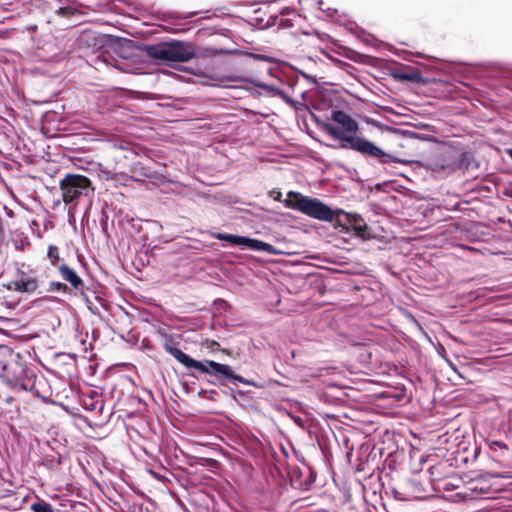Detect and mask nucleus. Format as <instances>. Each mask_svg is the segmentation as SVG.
<instances>
[{
  "instance_id": "nucleus-1",
  "label": "nucleus",
  "mask_w": 512,
  "mask_h": 512,
  "mask_svg": "<svg viewBox=\"0 0 512 512\" xmlns=\"http://www.w3.org/2000/svg\"><path fill=\"white\" fill-rule=\"evenodd\" d=\"M330 119L337 125L324 123L322 129L333 138L341 141L342 149L356 151L365 158L375 160L377 163L383 165L390 163L405 164L409 162L385 152L370 140L357 135L359 132V124L346 112L333 110Z\"/></svg>"
},
{
  "instance_id": "nucleus-2",
  "label": "nucleus",
  "mask_w": 512,
  "mask_h": 512,
  "mask_svg": "<svg viewBox=\"0 0 512 512\" xmlns=\"http://www.w3.org/2000/svg\"><path fill=\"white\" fill-rule=\"evenodd\" d=\"M283 203L285 207L299 211L311 218L326 222L334 221L335 227L352 229L363 240L371 238L368 225L359 214L346 213L343 210L334 211L321 200L296 191H289Z\"/></svg>"
},
{
  "instance_id": "nucleus-3",
  "label": "nucleus",
  "mask_w": 512,
  "mask_h": 512,
  "mask_svg": "<svg viewBox=\"0 0 512 512\" xmlns=\"http://www.w3.org/2000/svg\"><path fill=\"white\" fill-rule=\"evenodd\" d=\"M163 348L187 369H194L203 374H213L219 381L224 378L229 381L239 382L242 384L248 383L244 377L235 374L229 365L218 363L213 360H205V362L195 360L179 348L175 347L172 344V341H166Z\"/></svg>"
},
{
  "instance_id": "nucleus-4",
  "label": "nucleus",
  "mask_w": 512,
  "mask_h": 512,
  "mask_svg": "<svg viewBox=\"0 0 512 512\" xmlns=\"http://www.w3.org/2000/svg\"><path fill=\"white\" fill-rule=\"evenodd\" d=\"M147 55L161 62H187L195 57L196 52L192 44L182 41L160 42L147 46Z\"/></svg>"
},
{
  "instance_id": "nucleus-5",
  "label": "nucleus",
  "mask_w": 512,
  "mask_h": 512,
  "mask_svg": "<svg viewBox=\"0 0 512 512\" xmlns=\"http://www.w3.org/2000/svg\"><path fill=\"white\" fill-rule=\"evenodd\" d=\"M0 377L13 389L38 394V389L36 388L37 375L33 370L28 369L16 360H11L3 366L2 371H0Z\"/></svg>"
},
{
  "instance_id": "nucleus-6",
  "label": "nucleus",
  "mask_w": 512,
  "mask_h": 512,
  "mask_svg": "<svg viewBox=\"0 0 512 512\" xmlns=\"http://www.w3.org/2000/svg\"><path fill=\"white\" fill-rule=\"evenodd\" d=\"M62 201L75 208L82 197L89 196L94 191L91 180L80 174L69 173L59 182Z\"/></svg>"
},
{
  "instance_id": "nucleus-7",
  "label": "nucleus",
  "mask_w": 512,
  "mask_h": 512,
  "mask_svg": "<svg viewBox=\"0 0 512 512\" xmlns=\"http://www.w3.org/2000/svg\"><path fill=\"white\" fill-rule=\"evenodd\" d=\"M458 480H450V502H467L481 498L490 492V487L484 480L472 479L457 492L451 494L453 489L459 488Z\"/></svg>"
},
{
  "instance_id": "nucleus-8",
  "label": "nucleus",
  "mask_w": 512,
  "mask_h": 512,
  "mask_svg": "<svg viewBox=\"0 0 512 512\" xmlns=\"http://www.w3.org/2000/svg\"><path fill=\"white\" fill-rule=\"evenodd\" d=\"M392 494L400 501H414L425 498V489L418 480H404L393 488Z\"/></svg>"
},
{
  "instance_id": "nucleus-9",
  "label": "nucleus",
  "mask_w": 512,
  "mask_h": 512,
  "mask_svg": "<svg viewBox=\"0 0 512 512\" xmlns=\"http://www.w3.org/2000/svg\"><path fill=\"white\" fill-rule=\"evenodd\" d=\"M40 281L37 271L29 269L28 271L19 270L18 279L11 281L7 286L9 290H14L19 293L32 294L39 288Z\"/></svg>"
},
{
  "instance_id": "nucleus-10",
  "label": "nucleus",
  "mask_w": 512,
  "mask_h": 512,
  "mask_svg": "<svg viewBox=\"0 0 512 512\" xmlns=\"http://www.w3.org/2000/svg\"><path fill=\"white\" fill-rule=\"evenodd\" d=\"M446 154L447 151L445 146L436 147L431 150L427 159V168L433 172L444 171L448 166Z\"/></svg>"
},
{
  "instance_id": "nucleus-11",
  "label": "nucleus",
  "mask_w": 512,
  "mask_h": 512,
  "mask_svg": "<svg viewBox=\"0 0 512 512\" xmlns=\"http://www.w3.org/2000/svg\"><path fill=\"white\" fill-rule=\"evenodd\" d=\"M58 270L63 280L70 283L71 287L75 291H80L83 293L84 282L72 268H70L67 264L62 263L60 266H58Z\"/></svg>"
},
{
  "instance_id": "nucleus-12",
  "label": "nucleus",
  "mask_w": 512,
  "mask_h": 512,
  "mask_svg": "<svg viewBox=\"0 0 512 512\" xmlns=\"http://www.w3.org/2000/svg\"><path fill=\"white\" fill-rule=\"evenodd\" d=\"M131 175L129 178L133 181H143L144 179H153L156 177V171L151 167L145 166L137 161L130 168Z\"/></svg>"
},
{
  "instance_id": "nucleus-13",
  "label": "nucleus",
  "mask_w": 512,
  "mask_h": 512,
  "mask_svg": "<svg viewBox=\"0 0 512 512\" xmlns=\"http://www.w3.org/2000/svg\"><path fill=\"white\" fill-rule=\"evenodd\" d=\"M430 470H431V475L433 477L432 482H433L434 489L436 491H440V490L447 491L448 490V482L446 480H444V478L442 477L443 472H445L444 465H442V464L435 465Z\"/></svg>"
},
{
  "instance_id": "nucleus-14",
  "label": "nucleus",
  "mask_w": 512,
  "mask_h": 512,
  "mask_svg": "<svg viewBox=\"0 0 512 512\" xmlns=\"http://www.w3.org/2000/svg\"><path fill=\"white\" fill-rule=\"evenodd\" d=\"M457 168L463 171H475L479 168L478 162L470 152H463L460 156Z\"/></svg>"
},
{
  "instance_id": "nucleus-15",
  "label": "nucleus",
  "mask_w": 512,
  "mask_h": 512,
  "mask_svg": "<svg viewBox=\"0 0 512 512\" xmlns=\"http://www.w3.org/2000/svg\"><path fill=\"white\" fill-rule=\"evenodd\" d=\"M243 245L256 251H265L270 254H276V249L274 248V246L258 239L245 237Z\"/></svg>"
},
{
  "instance_id": "nucleus-16",
  "label": "nucleus",
  "mask_w": 512,
  "mask_h": 512,
  "mask_svg": "<svg viewBox=\"0 0 512 512\" xmlns=\"http://www.w3.org/2000/svg\"><path fill=\"white\" fill-rule=\"evenodd\" d=\"M62 464L61 456L60 455H45L41 458V461L39 462L40 466H44L48 470L56 471L60 468Z\"/></svg>"
},
{
  "instance_id": "nucleus-17",
  "label": "nucleus",
  "mask_w": 512,
  "mask_h": 512,
  "mask_svg": "<svg viewBox=\"0 0 512 512\" xmlns=\"http://www.w3.org/2000/svg\"><path fill=\"white\" fill-rule=\"evenodd\" d=\"M212 236L215 239L221 240V241H227L232 245H243L245 237L244 236H238L233 234H225V233H213Z\"/></svg>"
},
{
  "instance_id": "nucleus-18",
  "label": "nucleus",
  "mask_w": 512,
  "mask_h": 512,
  "mask_svg": "<svg viewBox=\"0 0 512 512\" xmlns=\"http://www.w3.org/2000/svg\"><path fill=\"white\" fill-rule=\"evenodd\" d=\"M47 258L50 262V264L53 266V267H57L60 266V260H61V257H60V251H59V248L58 246L54 245V244H50L48 246V249H47Z\"/></svg>"
},
{
  "instance_id": "nucleus-19",
  "label": "nucleus",
  "mask_w": 512,
  "mask_h": 512,
  "mask_svg": "<svg viewBox=\"0 0 512 512\" xmlns=\"http://www.w3.org/2000/svg\"><path fill=\"white\" fill-rule=\"evenodd\" d=\"M30 509L33 512H54L52 505L42 499L32 503Z\"/></svg>"
},
{
  "instance_id": "nucleus-20",
  "label": "nucleus",
  "mask_w": 512,
  "mask_h": 512,
  "mask_svg": "<svg viewBox=\"0 0 512 512\" xmlns=\"http://www.w3.org/2000/svg\"><path fill=\"white\" fill-rule=\"evenodd\" d=\"M47 292H61V293H68L69 287L62 282L59 281H51L49 283V287L47 288Z\"/></svg>"
},
{
  "instance_id": "nucleus-21",
  "label": "nucleus",
  "mask_w": 512,
  "mask_h": 512,
  "mask_svg": "<svg viewBox=\"0 0 512 512\" xmlns=\"http://www.w3.org/2000/svg\"><path fill=\"white\" fill-rule=\"evenodd\" d=\"M395 78H398L400 80H405V81H418L420 76L418 73H405V72H397L394 74Z\"/></svg>"
},
{
  "instance_id": "nucleus-22",
  "label": "nucleus",
  "mask_w": 512,
  "mask_h": 512,
  "mask_svg": "<svg viewBox=\"0 0 512 512\" xmlns=\"http://www.w3.org/2000/svg\"><path fill=\"white\" fill-rule=\"evenodd\" d=\"M468 458L469 456L463 454L455 455L452 459H450V466L466 463L468 461Z\"/></svg>"
},
{
  "instance_id": "nucleus-23",
  "label": "nucleus",
  "mask_w": 512,
  "mask_h": 512,
  "mask_svg": "<svg viewBox=\"0 0 512 512\" xmlns=\"http://www.w3.org/2000/svg\"><path fill=\"white\" fill-rule=\"evenodd\" d=\"M462 378V375L459 373L458 369L452 365V363L450 362V378H449V381L450 382H455L457 381L458 379H461Z\"/></svg>"
},
{
  "instance_id": "nucleus-24",
  "label": "nucleus",
  "mask_w": 512,
  "mask_h": 512,
  "mask_svg": "<svg viewBox=\"0 0 512 512\" xmlns=\"http://www.w3.org/2000/svg\"><path fill=\"white\" fill-rule=\"evenodd\" d=\"M207 343H208V348H210L211 350H217L219 348V343L215 340H207Z\"/></svg>"
},
{
  "instance_id": "nucleus-25",
  "label": "nucleus",
  "mask_w": 512,
  "mask_h": 512,
  "mask_svg": "<svg viewBox=\"0 0 512 512\" xmlns=\"http://www.w3.org/2000/svg\"><path fill=\"white\" fill-rule=\"evenodd\" d=\"M105 179L106 180H118V174L117 173H110V172H105Z\"/></svg>"
},
{
  "instance_id": "nucleus-26",
  "label": "nucleus",
  "mask_w": 512,
  "mask_h": 512,
  "mask_svg": "<svg viewBox=\"0 0 512 512\" xmlns=\"http://www.w3.org/2000/svg\"><path fill=\"white\" fill-rule=\"evenodd\" d=\"M272 197L276 201H281L282 193L280 191H273L272 192Z\"/></svg>"
},
{
  "instance_id": "nucleus-27",
  "label": "nucleus",
  "mask_w": 512,
  "mask_h": 512,
  "mask_svg": "<svg viewBox=\"0 0 512 512\" xmlns=\"http://www.w3.org/2000/svg\"><path fill=\"white\" fill-rule=\"evenodd\" d=\"M461 444L463 445V448H462V449H463L464 454H465V453L467 452V445H466V442H465V441H463Z\"/></svg>"
},
{
  "instance_id": "nucleus-28",
  "label": "nucleus",
  "mask_w": 512,
  "mask_h": 512,
  "mask_svg": "<svg viewBox=\"0 0 512 512\" xmlns=\"http://www.w3.org/2000/svg\"><path fill=\"white\" fill-rule=\"evenodd\" d=\"M508 155L512 158V149L507 150Z\"/></svg>"
},
{
  "instance_id": "nucleus-29",
  "label": "nucleus",
  "mask_w": 512,
  "mask_h": 512,
  "mask_svg": "<svg viewBox=\"0 0 512 512\" xmlns=\"http://www.w3.org/2000/svg\"><path fill=\"white\" fill-rule=\"evenodd\" d=\"M65 10L66 8H60L59 12L64 13Z\"/></svg>"
},
{
  "instance_id": "nucleus-30",
  "label": "nucleus",
  "mask_w": 512,
  "mask_h": 512,
  "mask_svg": "<svg viewBox=\"0 0 512 512\" xmlns=\"http://www.w3.org/2000/svg\"><path fill=\"white\" fill-rule=\"evenodd\" d=\"M450 88L453 86L452 82L449 83ZM452 93V90L450 89V94Z\"/></svg>"
},
{
  "instance_id": "nucleus-31",
  "label": "nucleus",
  "mask_w": 512,
  "mask_h": 512,
  "mask_svg": "<svg viewBox=\"0 0 512 512\" xmlns=\"http://www.w3.org/2000/svg\"><path fill=\"white\" fill-rule=\"evenodd\" d=\"M499 477L507 478L508 476H506V475H501V474H500V475H499Z\"/></svg>"
}]
</instances>
